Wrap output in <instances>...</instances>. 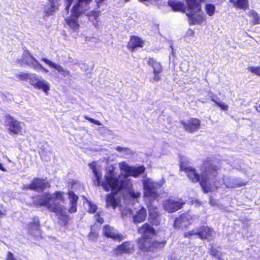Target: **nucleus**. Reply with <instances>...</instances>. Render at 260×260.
Segmentation results:
<instances>
[{
    "instance_id": "36",
    "label": "nucleus",
    "mask_w": 260,
    "mask_h": 260,
    "mask_svg": "<svg viewBox=\"0 0 260 260\" xmlns=\"http://www.w3.org/2000/svg\"><path fill=\"white\" fill-rule=\"evenodd\" d=\"M211 100H212V101L214 102L215 104L217 106L219 107L220 108V109H222V110L228 111V108H229V106L228 105H226L223 103L218 102L216 101V100H215L213 98H212Z\"/></svg>"
},
{
    "instance_id": "27",
    "label": "nucleus",
    "mask_w": 260,
    "mask_h": 260,
    "mask_svg": "<svg viewBox=\"0 0 260 260\" xmlns=\"http://www.w3.org/2000/svg\"><path fill=\"white\" fill-rule=\"evenodd\" d=\"M50 3V9L49 10H47L46 13L47 15H50L52 14L53 12L57 11L59 9V6L61 0H48Z\"/></svg>"
},
{
    "instance_id": "12",
    "label": "nucleus",
    "mask_w": 260,
    "mask_h": 260,
    "mask_svg": "<svg viewBox=\"0 0 260 260\" xmlns=\"http://www.w3.org/2000/svg\"><path fill=\"white\" fill-rule=\"evenodd\" d=\"M6 126L10 134L18 135L21 132V126L20 122L10 115H6Z\"/></svg>"
},
{
    "instance_id": "50",
    "label": "nucleus",
    "mask_w": 260,
    "mask_h": 260,
    "mask_svg": "<svg viewBox=\"0 0 260 260\" xmlns=\"http://www.w3.org/2000/svg\"><path fill=\"white\" fill-rule=\"evenodd\" d=\"M0 169L3 171H5V168L3 167V165L1 162H0Z\"/></svg>"
},
{
    "instance_id": "5",
    "label": "nucleus",
    "mask_w": 260,
    "mask_h": 260,
    "mask_svg": "<svg viewBox=\"0 0 260 260\" xmlns=\"http://www.w3.org/2000/svg\"><path fill=\"white\" fill-rule=\"evenodd\" d=\"M92 0H77L71 9L70 16L65 19L67 25L73 30H78L80 25L78 19L83 15L90 12V4Z\"/></svg>"
},
{
    "instance_id": "4",
    "label": "nucleus",
    "mask_w": 260,
    "mask_h": 260,
    "mask_svg": "<svg viewBox=\"0 0 260 260\" xmlns=\"http://www.w3.org/2000/svg\"><path fill=\"white\" fill-rule=\"evenodd\" d=\"M53 195L46 192L34 201V204L37 207H44L50 212L55 213L59 216L60 220L67 224L70 219L69 216L66 213V208L59 203L53 202Z\"/></svg>"
},
{
    "instance_id": "21",
    "label": "nucleus",
    "mask_w": 260,
    "mask_h": 260,
    "mask_svg": "<svg viewBox=\"0 0 260 260\" xmlns=\"http://www.w3.org/2000/svg\"><path fill=\"white\" fill-rule=\"evenodd\" d=\"M41 60L44 61L50 67L56 70L58 72L61 73L62 76L66 77L70 75V72L68 70L64 69L61 66L53 62L48 59L46 58H42Z\"/></svg>"
},
{
    "instance_id": "25",
    "label": "nucleus",
    "mask_w": 260,
    "mask_h": 260,
    "mask_svg": "<svg viewBox=\"0 0 260 260\" xmlns=\"http://www.w3.org/2000/svg\"><path fill=\"white\" fill-rule=\"evenodd\" d=\"M229 2L233 4L234 7L241 10H247L249 8L248 0H230Z\"/></svg>"
},
{
    "instance_id": "17",
    "label": "nucleus",
    "mask_w": 260,
    "mask_h": 260,
    "mask_svg": "<svg viewBox=\"0 0 260 260\" xmlns=\"http://www.w3.org/2000/svg\"><path fill=\"white\" fill-rule=\"evenodd\" d=\"M145 44V41L140 37L132 35L127 44V48L132 52H134L138 48H142Z\"/></svg>"
},
{
    "instance_id": "13",
    "label": "nucleus",
    "mask_w": 260,
    "mask_h": 260,
    "mask_svg": "<svg viewBox=\"0 0 260 260\" xmlns=\"http://www.w3.org/2000/svg\"><path fill=\"white\" fill-rule=\"evenodd\" d=\"M185 202L181 199L173 200H167L164 204V207L169 213H172L182 209Z\"/></svg>"
},
{
    "instance_id": "9",
    "label": "nucleus",
    "mask_w": 260,
    "mask_h": 260,
    "mask_svg": "<svg viewBox=\"0 0 260 260\" xmlns=\"http://www.w3.org/2000/svg\"><path fill=\"white\" fill-rule=\"evenodd\" d=\"M143 184L145 196L153 199H155L159 197L157 189L159 184L158 183L153 182L149 179H146L143 181Z\"/></svg>"
},
{
    "instance_id": "10",
    "label": "nucleus",
    "mask_w": 260,
    "mask_h": 260,
    "mask_svg": "<svg viewBox=\"0 0 260 260\" xmlns=\"http://www.w3.org/2000/svg\"><path fill=\"white\" fill-rule=\"evenodd\" d=\"M180 123L183 126L185 132L193 134L197 132L201 127V121L198 118H190L187 121L180 120Z\"/></svg>"
},
{
    "instance_id": "37",
    "label": "nucleus",
    "mask_w": 260,
    "mask_h": 260,
    "mask_svg": "<svg viewBox=\"0 0 260 260\" xmlns=\"http://www.w3.org/2000/svg\"><path fill=\"white\" fill-rule=\"evenodd\" d=\"M29 74L28 73L22 72L19 74H17L16 75V77L18 78L20 80L25 81L29 79Z\"/></svg>"
},
{
    "instance_id": "19",
    "label": "nucleus",
    "mask_w": 260,
    "mask_h": 260,
    "mask_svg": "<svg viewBox=\"0 0 260 260\" xmlns=\"http://www.w3.org/2000/svg\"><path fill=\"white\" fill-rule=\"evenodd\" d=\"M213 232L212 228L208 226H202L199 228L197 232V235L202 240L208 239L211 238Z\"/></svg>"
},
{
    "instance_id": "39",
    "label": "nucleus",
    "mask_w": 260,
    "mask_h": 260,
    "mask_svg": "<svg viewBox=\"0 0 260 260\" xmlns=\"http://www.w3.org/2000/svg\"><path fill=\"white\" fill-rule=\"evenodd\" d=\"M55 199H58L59 200L63 201V193L60 191H56L53 193Z\"/></svg>"
},
{
    "instance_id": "53",
    "label": "nucleus",
    "mask_w": 260,
    "mask_h": 260,
    "mask_svg": "<svg viewBox=\"0 0 260 260\" xmlns=\"http://www.w3.org/2000/svg\"><path fill=\"white\" fill-rule=\"evenodd\" d=\"M139 1L141 2H148L149 0H139Z\"/></svg>"
},
{
    "instance_id": "46",
    "label": "nucleus",
    "mask_w": 260,
    "mask_h": 260,
    "mask_svg": "<svg viewBox=\"0 0 260 260\" xmlns=\"http://www.w3.org/2000/svg\"><path fill=\"white\" fill-rule=\"evenodd\" d=\"M74 0H66L67 3H66V10L67 11H68L71 7V4H72Z\"/></svg>"
},
{
    "instance_id": "24",
    "label": "nucleus",
    "mask_w": 260,
    "mask_h": 260,
    "mask_svg": "<svg viewBox=\"0 0 260 260\" xmlns=\"http://www.w3.org/2000/svg\"><path fill=\"white\" fill-rule=\"evenodd\" d=\"M23 57V59L25 60L28 59L29 58L32 59V61L31 62V64H33V62H35L36 63L34 65V69L40 68L43 70L45 72H48V71L46 69H44L42 65L39 62V61L33 56V55H32L30 54V52L28 50H26L24 51Z\"/></svg>"
},
{
    "instance_id": "29",
    "label": "nucleus",
    "mask_w": 260,
    "mask_h": 260,
    "mask_svg": "<svg viewBox=\"0 0 260 260\" xmlns=\"http://www.w3.org/2000/svg\"><path fill=\"white\" fill-rule=\"evenodd\" d=\"M145 171V168L143 166H140L137 167H132L130 176L137 177L140 175L142 174Z\"/></svg>"
},
{
    "instance_id": "38",
    "label": "nucleus",
    "mask_w": 260,
    "mask_h": 260,
    "mask_svg": "<svg viewBox=\"0 0 260 260\" xmlns=\"http://www.w3.org/2000/svg\"><path fill=\"white\" fill-rule=\"evenodd\" d=\"M98 236V233L95 231H91L88 235L89 239L91 241H95Z\"/></svg>"
},
{
    "instance_id": "22",
    "label": "nucleus",
    "mask_w": 260,
    "mask_h": 260,
    "mask_svg": "<svg viewBox=\"0 0 260 260\" xmlns=\"http://www.w3.org/2000/svg\"><path fill=\"white\" fill-rule=\"evenodd\" d=\"M117 193L112 191L111 193L106 196V207H111L113 209H115L118 205V199L115 197V195Z\"/></svg>"
},
{
    "instance_id": "30",
    "label": "nucleus",
    "mask_w": 260,
    "mask_h": 260,
    "mask_svg": "<svg viewBox=\"0 0 260 260\" xmlns=\"http://www.w3.org/2000/svg\"><path fill=\"white\" fill-rule=\"evenodd\" d=\"M215 10V6L213 4L207 3L205 5V10L209 16H212L214 14Z\"/></svg>"
},
{
    "instance_id": "43",
    "label": "nucleus",
    "mask_w": 260,
    "mask_h": 260,
    "mask_svg": "<svg viewBox=\"0 0 260 260\" xmlns=\"http://www.w3.org/2000/svg\"><path fill=\"white\" fill-rule=\"evenodd\" d=\"M94 217V219L96 221V222H97L100 224H102L104 223V220L103 218H102L100 214L99 213H96L95 214Z\"/></svg>"
},
{
    "instance_id": "51",
    "label": "nucleus",
    "mask_w": 260,
    "mask_h": 260,
    "mask_svg": "<svg viewBox=\"0 0 260 260\" xmlns=\"http://www.w3.org/2000/svg\"><path fill=\"white\" fill-rule=\"evenodd\" d=\"M5 215V213L0 210V217H3Z\"/></svg>"
},
{
    "instance_id": "47",
    "label": "nucleus",
    "mask_w": 260,
    "mask_h": 260,
    "mask_svg": "<svg viewBox=\"0 0 260 260\" xmlns=\"http://www.w3.org/2000/svg\"><path fill=\"white\" fill-rule=\"evenodd\" d=\"M246 184H247V182L241 181V182L237 183L236 186V187H242V186L246 185Z\"/></svg>"
},
{
    "instance_id": "44",
    "label": "nucleus",
    "mask_w": 260,
    "mask_h": 260,
    "mask_svg": "<svg viewBox=\"0 0 260 260\" xmlns=\"http://www.w3.org/2000/svg\"><path fill=\"white\" fill-rule=\"evenodd\" d=\"M5 260H17L11 251H8Z\"/></svg>"
},
{
    "instance_id": "34",
    "label": "nucleus",
    "mask_w": 260,
    "mask_h": 260,
    "mask_svg": "<svg viewBox=\"0 0 260 260\" xmlns=\"http://www.w3.org/2000/svg\"><path fill=\"white\" fill-rule=\"evenodd\" d=\"M88 204L89 206L88 212L90 214H93L95 213L98 209L97 206L95 204L92 203L91 201H88Z\"/></svg>"
},
{
    "instance_id": "52",
    "label": "nucleus",
    "mask_w": 260,
    "mask_h": 260,
    "mask_svg": "<svg viewBox=\"0 0 260 260\" xmlns=\"http://www.w3.org/2000/svg\"><path fill=\"white\" fill-rule=\"evenodd\" d=\"M188 31L189 32V34L191 36H193V34H194V31L193 30H191V29H189Z\"/></svg>"
},
{
    "instance_id": "40",
    "label": "nucleus",
    "mask_w": 260,
    "mask_h": 260,
    "mask_svg": "<svg viewBox=\"0 0 260 260\" xmlns=\"http://www.w3.org/2000/svg\"><path fill=\"white\" fill-rule=\"evenodd\" d=\"M84 118L88 120L89 122L92 123H94L97 125H101V123L100 122V121L99 120H95L94 119L92 118H91V117H89L87 116H84Z\"/></svg>"
},
{
    "instance_id": "48",
    "label": "nucleus",
    "mask_w": 260,
    "mask_h": 260,
    "mask_svg": "<svg viewBox=\"0 0 260 260\" xmlns=\"http://www.w3.org/2000/svg\"><path fill=\"white\" fill-rule=\"evenodd\" d=\"M124 149V148H122L121 147H119V146H118L116 148V150L118 151H122V150H123Z\"/></svg>"
},
{
    "instance_id": "16",
    "label": "nucleus",
    "mask_w": 260,
    "mask_h": 260,
    "mask_svg": "<svg viewBox=\"0 0 260 260\" xmlns=\"http://www.w3.org/2000/svg\"><path fill=\"white\" fill-rule=\"evenodd\" d=\"M148 220L150 223L154 226H158L160 223V214L157 210L156 207L150 206L148 207Z\"/></svg>"
},
{
    "instance_id": "54",
    "label": "nucleus",
    "mask_w": 260,
    "mask_h": 260,
    "mask_svg": "<svg viewBox=\"0 0 260 260\" xmlns=\"http://www.w3.org/2000/svg\"><path fill=\"white\" fill-rule=\"evenodd\" d=\"M129 1H130V0H124V1H125V2H129Z\"/></svg>"
},
{
    "instance_id": "26",
    "label": "nucleus",
    "mask_w": 260,
    "mask_h": 260,
    "mask_svg": "<svg viewBox=\"0 0 260 260\" xmlns=\"http://www.w3.org/2000/svg\"><path fill=\"white\" fill-rule=\"evenodd\" d=\"M27 229L31 234L35 231H40V223L38 218L34 217L32 221L28 222L27 224Z\"/></svg>"
},
{
    "instance_id": "32",
    "label": "nucleus",
    "mask_w": 260,
    "mask_h": 260,
    "mask_svg": "<svg viewBox=\"0 0 260 260\" xmlns=\"http://www.w3.org/2000/svg\"><path fill=\"white\" fill-rule=\"evenodd\" d=\"M209 253L211 256L216 257L218 260H223L222 253L215 248H211Z\"/></svg>"
},
{
    "instance_id": "41",
    "label": "nucleus",
    "mask_w": 260,
    "mask_h": 260,
    "mask_svg": "<svg viewBox=\"0 0 260 260\" xmlns=\"http://www.w3.org/2000/svg\"><path fill=\"white\" fill-rule=\"evenodd\" d=\"M194 235H197V232H196L194 230L185 232L183 234V236L184 238H189L190 237Z\"/></svg>"
},
{
    "instance_id": "1",
    "label": "nucleus",
    "mask_w": 260,
    "mask_h": 260,
    "mask_svg": "<svg viewBox=\"0 0 260 260\" xmlns=\"http://www.w3.org/2000/svg\"><path fill=\"white\" fill-rule=\"evenodd\" d=\"M200 170V174L192 167H187L182 164L180 165V171H184L192 183L199 182L204 193H207L213 190L211 183L215 188L217 189L216 184L219 181L218 176L220 168L214 163L213 159L209 157L204 159Z\"/></svg>"
},
{
    "instance_id": "2",
    "label": "nucleus",
    "mask_w": 260,
    "mask_h": 260,
    "mask_svg": "<svg viewBox=\"0 0 260 260\" xmlns=\"http://www.w3.org/2000/svg\"><path fill=\"white\" fill-rule=\"evenodd\" d=\"M141 236L137 240L138 248L143 252H154L165 247L167 241H158L153 239L152 236L156 235V231L148 222L143 224L137 230Z\"/></svg>"
},
{
    "instance_id": "3",
    "label": "nucleus",
    "mask_w": 260,
    "mask_h": 260,
    "mask_svg": "<svg viewBox=\"0 0 260 260\" xmlns=\"http://www.w3.org/2000/svg\"><path fill=\"white\" fill-rule=\"evenodd\" d=\"M92 170L95 177L94 183L98 186L102 187L106 191L111 190L115 193H118L121 190L126 188L129 182V180H120L118 177H115L113 169L108 171L104 175V181H102L101 172L95 166L92 167Z\"/></svg>"
},
{
    "instance_id": "35",
    "label": "nucleus",
    "mask_w": 260,
    "mask_h": 260,
    "mask_svg": "<svg viewBox=\"0 0 260 260\" xmlns=\"http://www.w3.org/2000/svg\"><path fill=\"white\" fill-rule=\"evenodd\" d=\"M247 69L252 74L260 76V66L249 67Z\"/></svg>"
},
{
    "instance_id": "7",
    "label": "nucleus",
    "mask_w": 260,
    "mask_h": 260,
    "mask_svg": "<svg viewBox=\"0 0 260 260\" xmlns=\"http://www.w3.org/2000/svg\"><path fill=\"white\" fill-rule=\"evenodd\" d=\"M193 220V216L188 212H186L174 219L173 225L176 230H184L192 224Z\"/></svg>"
},
{
    "instance_id": "8",
    "label": "nucleus",
    "mask_w": 260,
    "mask_h": 260,
    "mask_svg": "<svg viewBox=\"0 0 260 260\" xmlns=\"http://www.w3.org/2000/svg\"><path fill=\"white\" fill-rule=\"evenodd\" d=\"M50 187V184L47 180V178L35 177L29 185L24 187V188L37 192H43L45 189L49 188Z\"/></svg>"
},
{
    "instance_id": "49",
    "label": "nucleus",
    "mask_w": 260,
    "mask_h": 260,
    "mask_svg": "<svg viewBox=\"0 0 260 260\" xmlns=\"http://www.w3.org/2000/svg\"><path fill=\"white\" fill-rule=\"evenodd\" d=\"M255 109L258 112L260 113V104L255 107Z\"/></svg>"
},
{
    "instance_id": "28",
    "label": "nucleus",
    "mask_w": 260,
    "mask_h": 260,
    "mask_svg": "<svg viewBox=\"0 0 260 260\" xmlns=\"http://www.w3.org/2000/svg\"><path fill=\"white\" fill-rule=\"evenodd\" d=\"M248 15L251 18L250 23L252 25L260 24V16L256 11L252 10L248 13Z\"/></svg>"
},
{
    "instance_id": "18",
    "label": "nucleus",
    "mask_w": 260,
    "mask_h": 260,
    "mask_svg": "<svg viewBox=\"0 0 260 260\" xmlns=\"http://www.w3.org/2000/svg\"><path fill=\"white\" fill-rule=\"evenodd\" d=\"M30 84L36 89L42 90L46 94L50 89L49 84L47 81L45 80H39L36 77L30 78Z\"/></svg>"
},
{
    "instance_id": "42",
    "label": "nucleus",
    "mask_w": 260,
    "mask_h": 260,
    "mask_svg": "<svg viewBox=\"0 0 260 260\" xmlns=\"http://www.w3.org/2000/svg\"><path fill=\"white\" fill-rule=\"evenodd\" d=\"M130 197L133 199H137L140 197L141 193L139 192H135L133 190L129 191Z\"/></svg>"
},
{
    "instance_id": "33",
    "label": "nucleus",
    "mask_w": 260,
    "mask_h": 260,
    "mask_svg": "<svg viewBox=\"0 0 260 260\" xmlns=\"http://www.w3.org/2000/svg\"><path fill=\"white\" fill-rule=\"evenodd\" d=\"M67 194L69 195L70 198V204H77L79 198L73 191H69Z\"/></svg>"
},
{
    "instance_id": "14",
    "label": "nucleus",
    "mask_w": 260,
    "mask_h": 260,
    "mask_svg": "<svg viewBox=\"0 0 260 260\" xmlns=\"http://www.w3.org/2000/svg\"><path fill=\"white\" fill-rule=\"evenodd\" d=\"M103 235L107 238H111L114 241L120 242L123 239V236L116 232L114 227L109 224L103 226Z\"/></svg>"
},
{
    "instance_id": "6",
    "label": "nucleus",
    "mask_w": 260,
    "mask_h": 260,
    "mask_svg": "<svg viewBox=\"0 0 260 260\" xmlns=\"http://www.w3.org/2000/svg\"><path fill=\"white\" fill-rule=\"evenodd\" d=\"M186 4V9L188 13L186 14L189 18L188 23L189 25L200 24L203 22L205 18L203 14H198L202 11L201 3L205 1L201 0H185Z\"/></svg>"
},
{
    "instance_id": "23",
    "label": "nucleus",
    "mask_w": 260,
    "mask_h": 260,
    "mask_svg": "<svg viewBox=\"0 0 260 260\" xmlns=\"http://www.w3.org/2000/svg\"><path fill=\"white\" fill-rule=\"evenodd\" d=\"M168 5L171 7L174 12H185L186 8L182 2L176 0H169L168 1Z\"/></svg>"
},
{
    "instance_id": "11",
    "label": "nucleus",
    "mask_w": 260,
    "mask_h": 260,
    "mask_svg": "<svg viewBox=\"0 0 260 260\" xmlns=\"http://www.w3.org/2000/svg\"><path fill=\"white\" fill-rule=\"evenodd\" d=\"M147 63L153 68V77L150 80L152 82H157L161 79V73L163 71V67L161 63L153 57H148Z\"/></svg>"
},
{
    "instance_id": "15",
    "label": "nucleus",
    "mask_w": 260,
    "mask_h": 260,
    "mask_svg": "<svg viewBox=\"0 0 260 260\" xmlns=\"http://www.w3.org/2000/svg\"><path fill=\"white\" fill-rule=\"evenodd\" d=\"M134 245L129 241H125L113 249V253L116 255L123 254H129L134 251Z\"/></svg>"
},
{
    "instance_id": "45",
    "label": "nucleus",
    "mask_w": 260,
    "mask_h": 260,
    "mask_svg": "<svg viewBox=\"0 0 260 260\" xmlns=\"http://www.w3.org/2000/svg\"><path fill=\"white\" fill-rule=\"evenodd\" d=\"M77 204H71V206L69 209V212L70 213H75L77 211Z\"/></svg>"
},
{
    "instance_id": "20",
    "label": "nucleus",
    "mask_w": 260,
    "mask_h": 260,
    "mask_svg": "<svg viewBox=\"0 0 260 260\" xmlns=\"http://www.w3.org/2000/svg\"><path fill=\"white\" fill-rule=\"evenodd\" d=\"M147 217V210L144 207L136 212V213L133 215V221L135 223H140L144 222Z\"/></svg>"
},
{
    "instance_id": "31",
    "label": "nucleus",
    "mask_w": 260,
    "mask_h": 260,
    "mask_svg": "<svg viewBox=\"0 0 260 260\" xmlns=\"http://www.w3.org/2000/svg\"><path fill=\"white\" fill-rule=\"evenodd\" d=\"M133 166H130L125 162H122L120 167V170L125 173L126 177L130 176Z\"/></svg>"
}]
</instances>
